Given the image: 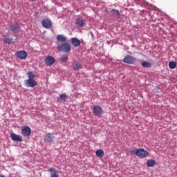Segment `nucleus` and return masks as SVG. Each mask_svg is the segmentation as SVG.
Returning a JSON list of instances; mask_svg holds the SVG:
<instances>
[{
    "mask_svg": "<svg viewBox=\"0 0 177 177\" xmlns=\"http://www.w3.org/2000/svg\"><path fill=\"white\" fill-rule=\"evenodd\" d=\"M76 26H77V27H84V26L85 25V21H84V19H77L75 21Z\"/></svg>",
    "mask_w": 177,
    "mask_h": 177,
    "instance_id": "nucleus-14",
    "label": "nucleus"
},
{
    "mask_svg": "<svg viewBox=\"0 0 177 177\" xmlns=\"http://www.w3.org/2000/svg\"><path fill=\"white\" fill-rule=\"evenodd\" d=\"M156 164V160H153V159H149L147 161V166L151 167H154Z\"/></svg>",
    "mask_w": 177,
    "mask_h": 177,
    "instance_id": "nucleus-20",
    "label": "nucleus"
},
{
    "mask_svg": "<svg viewBox=\"0 0 177 177\" xmlns=\"http://www.w3.org/2000/svg\"><path fill=\"white\" fill-rule=\"evenodd\" d=\"M27 56H28V54H27V52L25 50H20L17 53V57L18 59L24 60V59H27Z\"/></svg>",
    "mask_w": 177,
    "mask_h": 177,
    "instance_id": "nucleus-9",
    "label": "nucleus"
},
{
    "mask_svg": "<svg viewBox=\"0 0 177 177\" xmlns=\"http://www.w3.org/2000/svg\"><path fill=\"white\" fill-rule=\"evenodd\" d=\"M68 60V57L66 55H63L62 57H61V62L62 63H64Z\"/></svg>",
    "mask_w": 177,
    "mask_h": 177,
    "instance_id": "nucleus-25",
    "label": "nucleus"
},
{
    "mask_svg": "<svg viewBox=\"0 0 177 177\" xmlns=\"http://www.w3.org/2000/svg\"><path fill=\"white\" fill-rule=\"evenodd\" d=\"M153 93H161L162 92V90L161 89V88L156 86L153 89Z\"/></svg>",
    "mask_w": 177,
    "mask_h": 177,
    "instance_id": "nucleus-23",
    "label": "nucleus"
},
{
    "mask_svg": "<svg viewBox=\"0 0 177 177\" xmlns=\"http://www.w3.org/2000/svg\"><path fill=\"white\" fill-rule=\"evenodd\" d=\"M41 26L44 28L49 29L52 28V21L50 20L46 19L41 21Z\"/></svg>",
    "mask_w": 177,
    "mask_h": 177,
    "instance_id": "nucleus-7",
    "label": "nucleus"
},
{
    "mask_svg": "<svg viewBox=\"0 0 177 177\" xmlns=\"http://www.w3.org/2000/svg\"><path fill=\"white\" fill-rule=\"evenodd\" d=\"M95 156H97L98 158L104 157V151H103V149H97L95 151Z\"/></svg>",
    "mask_w": 177,
    "mask_h": 177,
    "instance_id": "nucleus-17",
    "label": "nucleus"
},
{
    "mask_svg": "<svg viewBox=\"0 0 177 177\" xmlns=\"http://www.w3.org/2000/svg\"><path fill=\"white\" fill-rule=\"evenodd\" d=\"M21 134L23 136H30L31 135V129L28 126L24 127L21 129Z\"/></svg>",
    "mask_w": 177,
    "mask_h": 177,
    "instance_id": "nucleus-10",
    "label": "nucleus"
},
{
    "mask_svg": "<svg viewBox=\"0 0 177 177\" xmlns=\"http://www.w3.org/2000/svg\"><path fill=\"white\" fill-rule=\"evenodd\" d=\"M131 154L132 156H137V157H140V158H146V157H149V152L144 149H133L131 151Z\"/></svg>",
    "mask_w": 177,
    "mask_h": 177,
    "instance_id": "nucleus-2",
    "label": "nucleus"
},
{
    "mask_svg": "<svg viewBox=\"0 0 177 177\" xmlns=\"http://www.w3.org/2000/svg\"><path fill=\"white\" fill-rule=\"evenodd\" d=\"M3 42L6 44H8V45H10L13 44V41H12V39L9 37V36H3Z\"/></svg>",
    "mask_w": 177,
    "mask_h": 177,
    "instance_id": "nucleus-19",
    "label": "nucleus"
},
{
    "mask_svg": "<svg viewBox=\"0 0 177 177\" xmlns=\"http://www.w3.org/2000/svg\"><path fill=\"white\" fill-rule=\"evenodd\" d=\"M123 62L127 64H135V63L136 62V58L132 57L131 55H127L123 59Z\"/></svg>",
    "mask_w": 177,
    "mask_h": 177,
    "instance_id": "nucleus-4",
    "label": "nucleus"
},
{
    "mask_svg": "<svg viewBox=\"0 0 177 177\" xmlns=\"http://www.w3.org/2000/svg\"><path fill=\"white\" fill-rule=\"evenodd\" d=\"M57 49L58 50H60V52H65L66 53H67L70 52V50H71V46H70V44L64 43L61 46H58Z\"/></svg>",
    "mask_w": 177,
    "mask_h": 177,
    "instance_id": "nucleus-3",
    "label": "nucleus"
},
{
    "mask_svg": "<svg viewBox=\"0 0 177 177\" xmlns=\"http://www.w3.org/2000/svg\"><path fill=\"white\" fill-rule=\"evenodd\" d=\"M44 142L45 143H52L55 140V136L53 133H47L44 136Z\"/></svg>",
    "mask_w": 177,
    "mask_h": 177,
    "instance_id": "nucleus-6",
    "label": "nucleus"
},
{
    "mask_svg": "<svg viewBox=\"0 0 177 177\" xmlns=\"http://www.w3.org/2000/svg\"><path fill=\"white\" fill-rule=\"evenodd\" d=\"M49 171L50 177H59V174H57V171L55 170V169L51 167L50 168Z\"/></svg>",
    "mask_w": 177,
    "mask_h": 177,
    "instance_id": "nucleus-18",
    "label": "nucleus"
},
{
    "mask_svg": "<svg viewBox=\"0 0 177 177\" xmlns=\"http://www.w3.org/2000/svg\"><path fill=\"white\" fill-rule=\"evenodd\" d=\"M32 2H34V1H37V0H31Z\"/></svg>",
    "mask_w": 177,
    "mask_h": 177,
    "instance_id": "nucleus-27",
    "label": "nucleus"
},
{
    "mask_svg": "<svg viewBox=\"0 0 177 177\" xmlns=\"http://www.w3.org/2000/svg\"><path fill=\"white\" fill-rule=\"evenodd\" d=\"M113 12H115V13L118 15V16H120V10H115V9H112Z\"/></svg>",
    "mask_w": 177,
    "mask_h": 177,
    "instance_id": "nucleus-26",
    "label": "nucleus"
},
{
    "mask_svg": "<svg viewBox=\"0 0 177 177\" xmlns=\"http://www.w3.org/2000/svg\"><path fill=\"white\" fill-rule=\"evenodd\" d=\"M142 67H145L146 68H150V67H151V64L145 61L142 63Z\"/></svg>",
    "mask_w": 177,
    "mask_h": 177,
    "instance_id": "nucleus-21",
    "label": "nucleus"
},
{
    "mask_svg": "<svg viewBox=\"0 0 177 177\" xmlns=\"http://www.w3.org/2000/svg\"><path fill=\"white\" fill-rule=\"evenodd\" d=\"M28 80H24V85L26 88H34V86H37V82L35 80V74L32 71H28L27 73Z\"/></svg>",
    "mask_w": 177,
    "mask_h": 177,
    "instance_id": "nucleus-1",
    "label": "nucleus"
},
{
    "mask_svg": "<svg viewBox=\"0 0 177 177\" xmlns=\"http://www.w3.org/2000/svg\"><path fill=\"white\" fill-rule=\"evenodd\" d=\"M57 41L58 42H66L67 41V37L64 36V35H58L57 36Z\"/></svg>",
    "mask_w": 177,
    "mask_h": 177,
    "instance_id": "nucleus-16",
    "label": "nucleus"
},
{
    "mask_svg": "<svg viewBox=\"0 0 177 177\" xmlns=\"http://www.w3.org/2000/svg\"><path fill=\"white\" fill-rule=\"evenodd\" d=\"M9 30L11 32H19V30H20V24L17 22H14L10 24Z\"/></svg>",
    "mask_w": 177,
    "mask_h": 177,
    "instance_id": "nucleus-5",
    "label": "nucleus"
},
{
    "mask_svg": "<svg viewBox=\"0 0 177 177\" xmlns=\"http://www.w3.org/2000/svg\"><path fill=\"white\" fill-rule=\"evenodd\" d=\"M93 111L94 115H100L101 114H103V109H102V106L99 105L94 106Z\"/></svg>",
    "mask_w": 177,
    "mask_h": 177,
    "instance_id": "nucleus-8",
    "label": "nucleus"
},
{
    "mask_svg": "<svg viewBox=\"0 0 177 177\" xmlns=\"http://www.w3.org/2000/svg\"><path fill=\"white\" fill-rule=\"evenodd\" d=\"M72 67L75 71H80L82 68V64H80L78 61H75L72 64Z\"/></svg>",
    "mask_w": 177,
    "mask_h": 177,
    "instance_id": "nucleus-12",
    "label": "nucleus"
},
{
    "mask_svg": "<svg viewBox=\"0 0 177 177\" xmlns=\"http://www.w3.org/2000/svg\"><path fill=\"white\" fill-rule=\"evenodd\" d=\"M72 45L73 46L77 47L81 45V41L80 39H77L76 37H73L71 39Z\"/></svg>",
    "mask_w": 177,
    "mask_h": 177,
    "instance_id": "nucleus-15",
    "label": "nucleus"
},
{
    "mask_svg": "<svg viewBox=\"0 0 177 177\" xmlns=\"http://www.w3.org/2000/svg\"><path fill=\"white\" fill-rule=\"evenodd\" d=\"M59 99H60L61 102H66V99H67V95L60 94Z\"/></svg>",
    "mask_w": 177,
    "mask_h": 177,
    "instance_id": "nucleus-24",
    "label": "nucleus"
},
{
    "mask_svg": "<svg viewBox=\"0 0 177 177\" xmlns=\"http://www.w3.org/2000/svg\"><path fill=\"white\" fill-rule=\"evenodd\" d=\"M10 138L13 142H21L23 140V138L20 135L14 133L10 134Z\"/></svg>",
    "mask_w": 177,
    "mask_h": 177,
    "instance_id": "nucleus-11",
    "label": "nucleus"
},
{
    "mask_svg": "<svg viewBox=\"0 0 177 177\" xmlns=\"http://www.w3.org/2000/svg\"><path fill=\"white\" fill-rule=\"evenodd\" d=\"M45 64L46 66H53L55 64V58L52 56H48L46 57Z\"/></svg>",
    "mask_w": 177,
    "mask_h": 177,
    "instance_id": "nucleus-13",
    "label": "nucleus"
},
{
    "mask_svg": "<svg viewBox=\"0 0 177 177\" xmlns=\"http://www.w3.org/2000/svg\"><path fill=\"white\" fill-rule=\"evenodd\" d=\"M169 68H171L174 70V68H176V62L171 61L169 63Z\"/></svg>",
    "mask_w": 177,
    "mask_h": 177,
    "instance_id": "nucleus-22",
    "label": "nucleus"
}]
</instances>
